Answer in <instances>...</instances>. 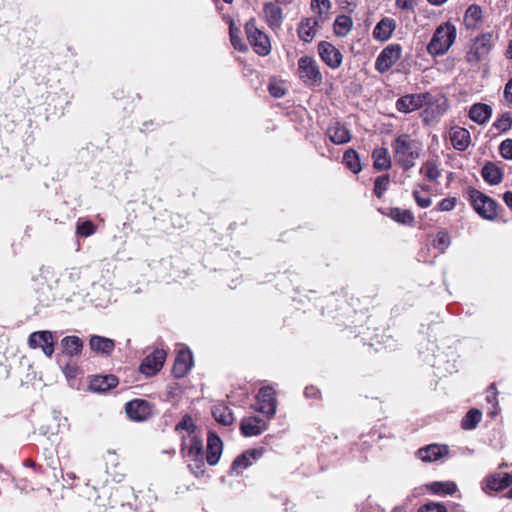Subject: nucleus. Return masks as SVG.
Instances as JSON below:
<instances>
[{"instance_id":"c85d7f7f","label":"nucleus","mask_w":512,"mask_h":512,"mask_svg":"<svg viewBox=\"0 0 512 512\" xmlns=\"http://www.w3.org/2000/svg\"><path fill=\"white\" fill-rule=\"evenodd\" d=\"M491 114V107L483 103L474 104L469 111L470 119L480 125L485 124L490 119Z\"/></svg>"},{"instance_id":"49530a36","label":"nucleus","mask_w":512,"mask_h":512,"mask_svg":"<svg viewBox=\"0 0 512 512\" xmlns=\"http://www.w3.org/2000/svg\"><path fill=\"white\" fill-rule=\"evenodd\" d=\"M497 390H496V386L494 383L490 384V386L488 387L487 389V395H486V401L488 404H490L492 407H493V411L491 412L492 414H496V408L498 406V401H497Z\"/></svg>"},{"instance_id":"69168bd1","label":"nucleus","mask_w":512,"mask_h":512,"mask_svg":"<svg viewBox=\"0 0 512 512\" xmlns=\"http://www.w3.org/2000/svg\"><path fill=\"white\" fill-rule=\"evenodd\" d=\"M507 497L512 499V487H511V488H510V490L508 491V493H507Z\"/></svg>"},{"instance_id":"13d9d810","label":"nucleus","mask_w":512,"mask_h":512,"mask_svg":"<svg viewBox=\"0 0 512 512\" xmlns=\"http://www.w3.org/2000/svg\"><path fill=\"white\" fill-rule=\"evenodd\" d=\"M503 200L506 205L512 210V192L508 191L504 193Z\"/></svg>"},{"instance_id":"680f3d73","label":"nucleus","mask_w":512,"mask_h":512,"mask_svg":"<svg viewBox=\"0 0 512 512\" xmlns=\"http://www.w3.org/2000/svg\"><path fill=\"white\" fill-rule=\"evenodd\" d=\"M507 53H508L509 57L512 59V41L510 42V44L508 46Z\"/></svg>"},{"instance_id":"c756f323","label":"nucleus","mask_w":512,"mask_h":512,"mask_svg":"<svg viewBox=\"0 0 512 512\" xmlns=\"http://www.w3.org/2000/svg\"><path fill=\"white\" fill-rule=\"evenodd\" d=\"M482 177L491 185H497L502 181L503 171L493 162H487L482 168Z\"/></svg>"},{"instance_id":"b1692460","label":"nucleus","mask_w":512,"mask_h":512,"mask_svg":"<svg viewBox=\"0 0 512 512\" xmlns=\"http://www.w3.org/2000/svg\"><path fill=\"white\" fill-rule=\"evenodd\" d=\"M89 346L94 352L108 356L113 352L115 343L110 338L93 335L90 338Z\"/></svg>"},{"instance_id":"338daca9","label":"nucleus","mask_w":512,"mask_h":512,"mask_svg":"<svg viewBox=\"0 0 512 512\" xmlns=\"http://www.w3.org/2000/svg\"><path fill=\"white\" fill-rule=\"evenodd\" d=\"M226 3H231L233 0H223Z\"/></svg>"},{"instance_id":"aec40b11","label":"nucleus","mask_w":512,"mask_h":512,"mask_svg":"<svg viewBox=\"0 0 512 512\" xmlns=\"http://www.w3.org/2000/svg\"><path fill=\"white\" fill-rule=\"evenodd\" d=\"M193 357L191 351L187 349H181L175 359L173 373L175 377H184L192 368Z\"/></svg>"},{"instance_id":"7ed1b4c3","label":"nucleus","mask_w":512,"mask_h":512,"mask_svg":"<svg viewBox=\"0 0 512 512\" xmlns=\"http://www.w3.org/2000/svg\"><path fill=\"white\" fill-rule=\"evenodd\" d=\"M456 39V28L449 22L439 25L429 44L427 51L430 55L437 56L445 54Z\"/></svg>"},{"instance_id":"2f4dec72","label":"nucleus","mask_w":512,"mask_h":512,"mask_svg":"<svg viewBox=\"0 0 512 512\" xmlns=\"http://www.w3.org/2000/svg\"><path fill=\"white\" fill-rule=\"evenodd\" d=\"M61 346L68 356H78L82 352L83 341L78 336H66L61 340Z\"/></svg>"},{"instance_id":"a211bd4d","label":"nucleus","mask_w":512,"mask_h":512,"mask_svg":"<svg viewBox=\"0 0 512 512\" xmlns=\"http://www.w3.org/2000/svg\"><path fill=\"white\" fill-rule=\"evenodd\" d=\"M268 427V424L257 416L243 418L240 424L241 433L246 437L260 435Z\"/></svg>"},{"instance_id":"f3484780","label":"nucleus","mask_w":512,"mask_h":512,"mask_svg":"<svg viewBox=\"0 0 512 512\" xmlns=\"http://www.w3.org/2000/svg\"><path fill=\"white\" fill-rule=\"evenodd\" d=\"M449 453L447 445L430 444L417 450L416 456L423 462L437 461Z\"/></svg>"},{"instance_id":"a19ab883","label":"nucleus","mask_w":512,"mask_h":512,"mask_svg":"<svg viewBox=\"0 0 512 512\" xmlns=\"http://www.w3.org/2000/svg\"><path fill=\"white\" fill-rule=\"evenodd\" d=\"M450 244L451 237L445 230L439 231L433 241L434 248H436L440 253H444Z\"/></svg>"},{"instance_id":"6ab92c4d","label":"nucleus","mask_w":512,"mask_h":512,"mask_svg":"<svg viewBox=\"0 0 512 512\" xmlns=\"http://www.w3.org/2000/svg\"><path fill=\"white\" fill-rule=\"evenodd\" d=\"M449 139L453 148L458 151H465L471 143L469 131L459 126H455L450 129Z\"/></svg>"},{"instance_id":"2eb2a0df","label":"nucleus","mask_w":512,"mask_h":512,"mask_svg":"<svg viewBox=\"0 0 512 512\" xmlns=\"http://www.w3.org/2000/svg\"><path fill=\"white\" fill-rule=\"evenodd\" d=\"M165 359L166 352L163 349H155L145 357L141 363L140 370L143 374L152 376L162 368Z\"/></svg>"},{"instance_id":"f257e3e1","label":"nucleus","mask_w":512,"mask_h":512,"mask_svg":"<svg viewBox=\"0 0 512 512\" xmlns=\"http://www.w3.org/2000/svg\"><path fill=\"white\" fill-rule=\"evenodd\" d=\"M395 162L404 170L408 171L415 166L416 160L420 157L423 145L419 140L413 139L408 134L397 136L392 144Z\"/></svg>"},{"instance_id":"5701e85b","label":"nucleus","mask_w":512,"mask_h":512,"mask_svg":"<svg viewBox=\"0 0 512 512\" xmlns=\"http://www.w3.org/2000/svg\"><path fill=\"white\" fill-rule=\"evenodd\" d=\"M330 141L336 145L348 143L351 140L349 130L340 123L332 124L327 129Z\"/></svg>"},{"instance_id":"a18cd8bd","label":"nucleus","mask_w":512,"mask_h":512,"mask_svg":"<svg viewBox=\"0 0 512 512\" xmlns=\"http://www.w3.org/2000/svg\"><path fill=\"white\" fill-rule=\"evenodd\" d=\"M239 30L237 28H234L233 24L230 25V41L233 47L239 51H246L247 46L242 43L239 35Z\"/></svg>"},{"instance_id":"864d4df0","label":"nucleus","mask_w":512,"mask_h":512,"mask_svg":"<svg viewBox=\"0 0 512 512\" xmlns=\"http://www.w3.org/2000/svg\"><path fill=\"white\" fill-rule=\"evenodd\" d=\"M63 277L65 280L71 283H75L80 279L81 271L79 268H71L66 272L65 275H63Z\"/></svg>"},{"instance_id":"37998d69","label":"nucleus","mask_w":512,"mask_h":512,"mask_svg":"<svg viewBox=\"0 0 512 512\" xmlns=\"http://www.w3.org/2000/svg\"><path fill=\"white\" fill-rule=\"evenodd\" d=\"M390 184L389 175H382L375 179L374 182V194L381 198L383 194L387 191Z\"/></svg>"},{"instance_id":"cd10ccee","label":"nucleus","mask_w":512,"mask_h":512,"mask_svg":"<svg viewBox=\"0 0 512 512\" xmlns=\"http://www.w3.org/2000/svg\"><path fill=\"white\" fill-rule=\"evenodd\" d=\"M317 25L318 20L315 18L302 19L297 29L299 38L304 42H311L316 35Z\"/></svg>"},{"instance_id":"72a5a7b5","label":"nucleus","mask_w":512,"mask_h":512,"mask_svg":"<svg viewBox=\"0 0 512 512\" xmlns=\"http://www.w3.org/2000/svg\"><path fill=\"white\" fill-rule=\"evenodd\" d=\"M389 216L396 222L403 225H413L415 217L413 213L408 209L391 208Z\"/></svg>"},{"instance_id":"f03ea898","label":"nucleus","mask_w":512,"mask_h":512,"mask_svg":"<svg viewBox=\"0 0 512 512\" xmlns=\"http://www.w3.org/2000/svg\"><path fill=\"white\" fill-rule=\"evenodd\" d=\"M181 452L183 457L189 462L188 466L197 477L204 474L206 456L204 454L203 441L201 434H194L190 438L182 436Z\"/></svg>"},{"instance_id":"dca6fc26","label":"nucleus","mask_w":512,"mask_h":512,"mask_svg":"<svg viewBox=\"0 0 512 512\" xmlns=\"http://www.w3.org/2000/svg\"><path fill=\"white\" fill-rule=\"evenodd\" d=\"M223 451V442L220 437L210 431L207 436V453L206 461L209 465L214 466L219 462Z\"/></svg>"},{"instance_id":"6e6d98bb","label":"nucleus","mask_w":512,"mask_h":512,"mask_svg":"<svg viewBox=\"0 0 512 512\" xmlns=\"http://www.w3.org/2000/svg\"><path fill=\"white\" fill-rule=\"evenodd\" d=\"M396 6L402 10H413L416 6V0H395Z\"/></svg>"},{"instance_id":"7c9ffc66","label":"nucleus","mask_w":512,"mask_h":512,"mask_svg":"<svg viewBox=\"0 0 512 512\" xmlns=\"http://www.w3.org/2000/svg\"><path fill=\"white\" fill-rule=\"evenodd\" d=\"M212 415L214 419L224 425L229 426L234 422V416L231 409L224 403H218L212 408Z\"/></svg>"},{"instance_id":"f8f14e48","label":"nucleus","mask_w":512,"mask_h":512,"mask_svg":"<svg viewBox=\"0 0 512 512\" xmlns=\"http://www.w3.org/2000/svg\"><path fill=\"white\" fill-rule=\"evenodd\" d=\"M125 411L131 420L142 422L151 417L152 405L143 399H133L126 403Z\"/></svg>"},{"instance_id":"79ce46f5","label":"nucleus","mask_w":512,"mask_h":512,"mask_svg":"<svg viewBox=\"0 0 512 512\" xmlns=\"http://www.w3.org/2000/svg\"><path fill=\"white\" fill-rule=\"evenodd\" d=\"M512 127V113H502L493 123V128L499 132H507Z\"/></svg>"},{"instance_id":"1a4fd4ad","label":"nucleus","mask_w":512,"mask_h":512,"mask_svg":"<svg viewBox=\"0 0 512 512\" xmlns=\"http://www.w3.org/2000/svg\"><path fill=\"white\" fill-rule=\"evenodd\" d=\"M429 93L406 94L396 101V109L401 113H411L430 101Z\"/></svg>"},{"instance_id":"e2e57ef3","label":"nucleus","mask_w":512,"mask_h":512,"mask_svg":"<svg viewBox=\"0 0 512 512\" xmlns=\"http://www.w3.org/2000/svg\"><path fill=\"white\" fill-rule=\"evenodd\" d=\"M66 476L71 479V480H74L76 478L75 474L73 472H67L66 473Z\"/></svg>"},{"instance_id":"bb28decb","label":"nucleus","mask_w":512,"mask_h":512,"mask_svg":"<svg viewBox=\"0 0 512 512\" xmlns=\"http://www.w3.org/2000/svg\"><path fill=\"white\" fill-rule=\"evenodd\" d=\"M373 167L378 171L388 170L391 168V156L387 148L377 147L372 152Z\"/></svg>"},{"instance_id":"3c124183","label":"nucleus","mask_w":512,"mask_h":512,"mask_svg":"<svg viewBox=\"0 0 512 512\" xmlns=\"http://www.w3.org/2000/svg\"><path fill=\"white\" fill-rule=\"evenodd\" d=\"M418 512H447V509L443 504L430 502L421 506Z\"/></svg>"},{"instance_id":"58836bf2","label":"nucleus","mask_w":512,"mask_h":512,"mask_svg":"<svg viewBox=\"0 0 512 512\" xmlns=\"http://www.w3.org/2000/svg\"><path fill=\"white\" fill-rule=\"evenodd\" d=\"M343 161L346 166L355 174L359 173L362 170L359 156L357 152L353 149L347 150L343 155Z\"/></svg>"},{"instance_id":"0e129e2a","label":"nucleus","mask_w":512,"mask_h":512,"mask_svg":"<svg viewBox=\"0 0 512 512\" xmlns=\"http://www.w3.org/2000/svg\"><path fill=\"white\" fill-rule=\"evenodd\" d=\"M507 467H508V464H507V463H505V462H503V463L499 464V468H500V469L507 468Z\"/></svg>"},{"instance_id":"473e14b6","label":"nucleus","mask_w":512,"mask_h":512,"mask_svg":"<svg viewBox=\"0 0 512 512\" xmlns=\"http://www.w3.org/2000/svg\"><path fill=\"white\" fill-rule=\"evenodd\" d=\"M482 20V9L480 6L473 4L470 5L464 16V23L468 29H475L478 27Z\"/></svg>"},{"instance_id":"e433bc0d","label":"nucleus","mask_w":512,"mask_h":512,"mask_svg":"<svg viewBox=\"0 0 512 512\" xmlns=\"http://www.w3.org/2000/svg\"><path fill=\"white\" fill-rule=\"evenodd\" d=\"M482 413L478 409H471L463 417L461 427L464 430H472L476 428L477 424L481 421Z\"/></svg>"},{"instance_id":"bf43d9fd","label":"nucleus","mask_w":512,"mask_h":512,"mask_svg":"<svg viewBox=\"0 0 512 512\" xmlns=\"http://www.w3.org/2000/svg\"><path fill=\"white\" fill-rule=\"evenodd\" d=\"M304 393L306 397H316L318 390L314 387H306Z\"/></svg>"},{"instance_id":"412c9836","label":"nucleus","mask_w":512,"mask_h":512,"mask_svg":"<svg viewBox=\"0 0 512 512\" xmlns=\"http://www.w3.org/2000/svg\"><path fill=\"white\" fill-rule=\"evenodd\" d=\"M263 455V449H251L247 450L239 455L232 464V469L239 472V470L246 469L251 466L256 460Z\"/></svg>"},{"instance_id":"603ef678","label":"nucleus","mask_w":512,"mask_h":512,"mask_svg":"<svg viewBox=\"0 0 512 512\" xmlns=\"http://www.w3.org/2000/svg\"><path fill=\"white\" fill-rule=\"evenodd\" d=\"M413 197H414V200L417 203V205L421 208H427L432 203V200L430 197L421 196V194L417 190L413 191Z\"/></svg>"},{"instance_id":"ea45409f","label":"nucleus","mask_w":512,"mask_h":512,"mask_svg":"<svg viewBox=\"0 0 512 512\" xmlns=\"http://www.w3.org/2000/svg\"><path fill=\"white\" fill-rule=\"evenodd\" d=\"M176 430H184L187 432L186 438L192 437L194 434H200L198 428L193 422V419L189 415H185L182 420L176 425Z\"/></svg>"},{"instance_id":"9b49d317","label":"nucleus","mask_w":512,"mask_h":512,"mask_svg":"<svg viewBox=\"0 0 512 512\" xmlns=\"http://www.w3.org/2000/svg\"><path fill=\"white\" fill-rule=\"evenodd\" d=\"M55 339L50 331L33 332L28 339V344L32 349L40 348L47 357H51L54 352Z\"/></svg>"},{"instance_id":"39448f33","label":"nucleus","mask_w":512,"mask_h":512,"mask_svg":"<svg viewBox=\"0 0 512 512\" xmlns=\"http://www.w3.org/2000/svg\"><path fill=\"white\" fill-rule=\"evenodd\" d=\"M247 39L254 51L260 56H266L271 51L268 36L258 29L254 19H250L245 25Z\"/></svg>"},{"instance_id":"de8ad7c7","label":"nucleus","mask_w":512,"mask_h":512,"mask_svg":"<svg viewBox=\"0 0 512 512\" xmlns=\"http://www.w3.org/2000/svg\"><path fill=\"white\" fill-rule=\"evenodd\" d=\"M269 93L275 98H281L285 95L286 89L281 82L271 81L268 85Z\"/></svg>"},{"instance_id":"4468645a","label":"nucleus","mask_w":512,"mask_h":512,"mask_svg":"<svg viewBox=\"0 0 512 512\" xmlns=\"http://www.w3.org/2000/svg\"><path fill=\"white\" fill-rule=\"evenodd\" d=\"M318 52L322 61L330 68L337 69L343 61L342 53L331 43L321 41L318 44Z\"/></svg>"},{"instance_id":"5fc2aeb1","label":"nucleus","mask_w":512,"mask_h":512,"mask_svg":"<svg viewBox=\"0 0 512 512\" xmlns=\"http://www.w3.org/2000/svg\"><path fill=\"white\" fill-rule=\"evenodd\" d=\"M456 199L455 198H445L440 201L438 204V209L440 211H450L455 207Z\"/></svg>"},{"instance_id":"ddd939ff","label":"nucleus","mask_w":512,"mask_h":512,"mask_svg":"<svg viewBox=\"0 0 512 512\" xmlns=\"http://www.w3.org/2000/svg\"><path fill=\"white\" fill-rule=\"evenodd\" d=\"M258 407L257 411L265 414L269 419L276 414L277 400L274 390L271 387H263L257 394Z\"/></svg>"},{"instance_id":"09e8293b","label":"nucleus","mask_w":512,"mask_h":512,"mask_svg":"<svg viewBox=\"0 0 512 512\" xmlns=\"http://www.w3.org/2000/svg\"><path fill=\"white\" fill-rule=\"evenodd\" d=\"M311 7L321 15L330 9L331 2L330 0H311Z\"/></svg>"},{"instance_id":"4be33fe9","label":"nucleus","mask_w":512,"mask_h":512,"mask_svg":"<svg viewBox=\"0 0 512 512\" xmlns=\"http://www.w3.org/2000/svg\"><path fill=\"white\" fill-rule=\"evenodd\" d=\"M264 14L268 25L272 29L279 28L283 21L282 9L277 2H270L264 5Z\"/></svg>"},{"instance_id":"4c0bfd02","label":"nucleus","mask_w":512,"mask_h":512,"mask_svg":"<svg viewBox=\"0 0 512 512\" xmlns=\"http://www.w3.org/2000/svg\"><path fill=\"white\" fill-rule=\"evenodd\" d=\"M420 173L423 174L425 178L431 182L437 181L441 174L436 162L433 160H428L423 163L422 167L420 168Z\"/></svg>"},{"instance_id":"052dcab7","label":"nucleus","mask_w":512,"mask_h":512,"mask_svg":"<svg viewBox=\"0 0 512 512\" xmlns=\"http://www.w3.org/2000/svg\"><path fill=\"white\" fill-rule=\"evenodd\" d=\"M430 4L432 5H436V6H439V5H442L444 4L447 0H427Z\"/></svg>"},{"instance_id":"8fccbe9b","label":"nucleus","mask_w":512,"mask_h":512,"mask_svg":"<svg viewBox=\"0 0 512 512\" xmlns=\"http://www.w3.org/2000/svg\"><path fill=\"white\" fill-rule=\"evenodd\" d=\"M500 154L507 160H512V139L504 140L499 147Z\"/></svg>"},{"instance_id":"4d7b16f0","label":"nucleus","mask_w":512,"mask_h":512,"mask_svg":"<svg viewBox=\"0 0 512 512\" xmlns=\"http://www.w3.org/2000/svg\"><path fill=\"white\" fill-rule=\"evenodd\" d=\"M504 96L507 101L512 103V78L508 81L504 89Z\"/></svg>"},{"instance_id":"9d476101","label":"nucleus","mask_w":512,"mask_h":512,"mask_svg":"<svg viewBox=\"0 0 512 512\" xmlns=\"http://www.w3.org/2000/svg\"><path fill=\"white\" fill-rule=\"evenodd\" d=\"M512 485V474L491 473L481 482V489L486 494L502 491Z\"/></svg>"},{"instance_id":"c9c22d12","label":"nucleus","mask_w":512,"mask_h":512,"mask_svg":"<svg viewBox=\"0 0 512 512\" xmlns=\"http://www.w3.org/2000/svg\"><path fill=\"white\" fill-rule=\"evenodd\" d=\"M427 487L434 494L452 495L457 491V485L452 481H436L430 483Z\"/></svg>"},{"instance_id":"0eeeda50","label":"nucleus","mask_w":512,"mask_h":512,"mask_svg":"<svg viewBox=\"0 0 512 512\" xmlns=\"http://www.w3.org/2000/svg\"><path fill=\"white\" fill-rule=\"evenodd\" d=\"M402 55V47L399 44L386 46L375 61V69L380 73L387 72Z\"/></svg>"},{"instance_id":"20e7f679","label":"nucleus","mask_w":512,"mask_h":512,"mask_svg":"<svg viewBox=\"0 0 512 512\" xmlns=\"http://www.w3.org/2000/svg\"><path fill=\"white\" fill-rule=\"evenodd\" d=\"M298 74L302 82L310 87L320 86L323 77L316 60L311 56H302L298 60Z\"/></svg>"},{"instance_id":"393cba45","label":"nucleus","mask_w":512,"mask_h":512,"mask_svg":"<svg viewBox=\"0 0 512 512\" xmlns=\"http://www.w3.org/2000/svg\"><path fill=\"white\" fill-rule=\"evenodd\" d=\"M395 28V20L391 18H383L375 26L373 30V37L379 41H386L392 36Z\"/></svg>"},{"instance_id":"c03bdc74","label":"nucleus","mask_w":512,"mask_h":512,"mask_svg":"<svg viewBox=\"0 0 512 512\" xmlns=\"http://www.w3.org/2000/svg\"><path fill=\"white\" fill-rule=\"evenodd\" d=\"M96 227L91 221H84L79 223L76 228L77 235L81 237H88L95 233Z\"/></svg>"},{"instance_id":"a878e982","label":"nucleus","mask_w":512,"mask_h":512,"mask_svg":"<svg viewBox=\"0 0 512 512\" xmlns=\"http://www.w3.org/2000/svg\"><path fill=\"white\" fill-rule=\"evenodd\" d=\"M118 379L114 375H98L90 382V389L95 392H105L116 387Z\"/></svg>"},{"instance_id":"423d86ee","label":"nucleus","mask_w":512,"mask_h":512,"mask_svg":"<svg viewBox=\"0 0 512 512\" xmlns=\"http://www.w3.org/2000/svg\"><path fill=\"white\" fill-rule=\"evenodd\" d=\"M471 201L476 212L483 218L493 220L497 216V203L479 191L471 193Z\"/></svg>"},{"instance_id":"6e6552de","label":"nucleus","mask_w":512,"mask_h":512,"mask_svg":"<svg viewBox=\"0 0 512 512\" xmlns=\"http://www.w3.org/2000/svg\"><path fill=\"white\" fill-rule=\"evenodd\" d=\"M493 46V34L483 33L476 37L468 53L469 62H479L491 51Z\"/></svg>"},{"instance_id":"f704fd0d","label":"nucleus","mask_w":512,"mask_h":512,"mask_svg":"<svg viewBox=\"0 0 512 512\" xmlns=\"http://www.w3.org/2000/svg\"><path fill=\"white\" fill-rule=\"evenodd\" d=\"M353 25L352 18L348 15H339L334 22V33L339 37L346 36Z\"/></svg>"}]
</instances>
